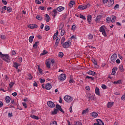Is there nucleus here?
I'll use <instances>...</instances> for the list:
<instances>
[{"instance_id":"nucleus-16","label":"nucleus","mask_w":125,"mask_h":125,"mask_svg":"<svg viewBox=\"0 0 125 125\" xmlns=\"http://www.w3.org/2000/svg\"><path fill=\"white\" fill-rule=\"evenodd\" d=\"M29 28H30V29H36L37 28H38V25L36 24H30L29 25Z\"/></svg>"},{"instance_id":"nucleus-43","label":"nucleus","mask_w":125,"mask_h":125,"mask_svg":"<svg viewBox=\"0 0 125 125\" xmlns=\"http://www.w3.org/2000/svg\"><path fill=\"white\" fill-rule=\"evenodd\" d=\"M75 3V2L74 1H71L69 3V5L70 7H73V5Z\"/></svg>"},{"instance_id":"nucleus-63","label":"nucleus","mask_w":125,"mask_h":125,"mask_svg":"<svg viewBox=\"0 0 125 125\" xmlns=\"http://www.w3.org/2000/svg\"><path fill=\"white\" fill-rule=\"evenodd\" d=\"M108 2L113 5V4H114V0H110L109 2Z\"/></svg>"},{"instance_id":"nucleus-10","label":"nucleus","mask_w":125,"mask_h":125,"mask_svg":"<svg viewBox=\"0 0 125 125\" xmlns=\"http://www.w3.org/2000/svg\"><path fill=\"white\" fill-rule=\"evenodd\" d=\"M52 87V86L50 83H47L45 85V89H47V90L51 89Z\"/></svg>"},{"instance_id":"nucleus-37","label":"nucleus","mask_w":125,"mask_h":125,"mask_svg":"<svg viewBox=\"0 0 125 125\" xmlns=\"http://www.w3.org/2000/svg\"><path fill=\"white\" fill-rule=\"evenodd\" d=\"M88 108H87L85 110H83L82 112L83 115H84L85 114H86V113H88Z\"/></svg>"},{"instance_id":"nucleus-48","label":"nucleus","mask_w":125,"mask_h":125,"mask_svg":"<svg viewBox=\"0 0 125 125\" xmlns=\"http://www.w3.org/2000/svg\"><path fill=\"white\" fill-rule=\"evenodd\" d=\"M75 123L76 124V125H83L82 123H81L80 121L75 122Z\"/></svg>"},{"instance_id":"nucleus-60","label":"nucleus","mask_w":125,"mask_h":125,"mask_svg":"<svg viewBox=\"0 0 125 125\" xmlns=\"http://www.w3.org/2000/svg\"><path fill=\"white\" fill-rule=\"evenodd\" d=\"M87 8V6L86 5H82V10H83L84 9H85L86 8Z\"/></svg>"},{"instance_id":"nucleus-52","label":"nucleus","mask_w":125,"mask_h":125,"mask_svg":"<svg viewBox=\"0 0 125 125\" xmlns=\"http://www.w3.org/2000/svg\"><path fill=\"white\" fill-rule=\"evenodd\" d=\"M5 35H0V39H1V40H5Z\"/></svg>"},{"instance_id":"nucleus-7","label":"nucleus","mask_w":125,"mask_h":125,"mask_svg":"<svg viewBox=\"0 0 125 125\" xmlns=\"http://www.w3.org/2000/svg\"><path fill=\"white\" fill-rule=\"evenodd\" d=\"M66 78L67 76H66V75L64 74H62L59 76L58 79L59 80H60V81H65Z\"/></svg>"},{"instance_id":"nucleus-45","label":"nucleus","mask_w":125,"mask_h":125,"mask_svg":"<svg viewBox=\"0 0 125 125\" xmlns=\"http://www.w3.org/2000/svg\"><path fill=\"white\" fill-rule=\"evenodd\" d=\"M46 66L47 68H48V69H49V68H50V63L49 62H47L46 63Z\"/></svg>"},{"instance_id":"nucleus-5","label":"nucleus","mask_w":125,"mask_h":125,"mask_svg":"<svg viewBox=\"0 0 125 125\" xmlns=\"http://www.w3.org/2000/svg\"><path fill=\"white\" fill-rule=\"evenodd\" d=\"M117 57H118V56H117V54H113L110 58L111 63H114Z\"/></svg>"},{"instance_id":"nucleus-6","label":"nucleus","mask_w":125,"mask_h":125,"mask_svg":"<svg viewBox=\"0 0 125 125\" xmlns=\"http://www.w3.org/2000/svg\"><path fill=\"white\" fill-rule=\"evenodd\" d=\"M71 42L70 41H68L67 42H65L62 44V47L63 48H68L70 46V44H71Z\"/></svg>"},{"instance_id":"nucleus-33","label":"nucleus","mask_w":125,"mask_h":125,"mask_svg":"<svg viewBox=\"0 0 125 125\" xmlns=\"http://www.w3.org/2000/svg\"><path fill=\"white\" fill-rule=\"evenodd\" d=\"M111 19H112V20H111L112 23H114V22H115V21H116V16H112Z\"/></svg>"},{"instance_id":"nucleus-30","label":"nucleus","mask_w":125,"mask_h":125,"mask_svg":"<svg viewBox=\"0 0 125 125\" xmlns=\"http://www.w3.org/2000/svg\"><path fill=\"white\" fill-rule=\"evenodd\" d=\"M111 19H112V18H110L108 17L106 19V22H107V23H110V22H111Z\"/></svg>"},{"instance_id":"nucleus-51","label":"nucleus","mask_w":125,"mask_h":125,"mask_svg":"<svg viewBox=\"0 0 125 125\" xmlns=\"http://www.w3.org/2000/svg\"><path fill=\"white\" fill-rule=\"evenodd\" d=\"M39 80H40V83H44V82H45V80L42 79V78H40Z\"/></svg>"},{"instance_id":"nucleus-3","label":"nucleus","mask_w":125,"mask_h":125,"mask_svg":"<svg viewBox=\"0 0 125 125\" xmlns=\"http://www.w3.org/2000/svg\"><path fill=\"white\" fill-rule=\"evenodd\" d=\"M100 32L102 33V35L104 36V37H106L107 36V34L106 33V31H105V25L102 26L99 29Z\"/></svg>"},{"instance_id":"nucleus-41","label":"nucleus","mask_w":125,"mask_h":125,"mask_svg":"<svg viewBox=\"0 0 125 125\" xmlns=\"http://www.w3.org/2000/svg\"><path fill=\"white\" fill-rule=\"evenodd\" d=\"M88 40H92L93 39V35H92L91 34H89L88 35Z\"/></svg>"},{"instance_id":"nucleus-22","label":"nucleus","mask_w":125,"mask_h":125,"mask_svg":"<svg viewBox=\"0 0 125 125\" xmlns=\"http://www.w3.org/2000/svg\"><path fill=\"white\" fill-rule=\"evenodd\" d=\"M92 18V17H91V15L87 16V21L88 22L89 24H90V22H91Z\"/></svg>"},{"instance_id":"nucleus-20","label":"nucleus","mask_w":125,"mask_h":125,"mask_svg":"<svg viewBox=\"0 0 125 125\" xmlns=\"http://www.w3.org/2000/svg\"><path fill=\"white\" fill-rule=\"evenodd\" d=\"M6 103H9L10 102V100H11V98L10 97L7 96L5 97Z\"/></svg>"},{"instance_id":"nucleus-36","label":"nucleus","mask_w":125,"mask_h":125,"mask_svg":"<svg viewBox=\"0 0 125 125\" xmlns=\"http://www.w3.org/2000/svg\"><path fill=\"white\" fill-rule=\"evenodd\" d=\"M36 19L39 21L42 20V16L37 15L36 16Z\"/></svg>"},{"instance_id":"nucleus-8","label":"nucleus","mask_w":125,"mask_h":125,"mask_svg":"<svg viewBox=\"0 0 125 125\" xmlns=\"http://www.w3.org/2000/svg\"><path fill=\"white\" fill-rule=\"evenodd\" d=\"M47 104L48 107H50V108H54V107H55V104H54V103L51 101H48Z\"/></svg>"},{"instance_id":"nucleus-40","label":"nucleus","mask_w":125,"mask_h":125,"mask_svg":"<svg viewBox=\"0 0 125 125\" xmlns=\"http://www.w3.org/2000/svg\"><path fill=\"white\" fill-rule=\"evenodd\" d=\"M59 41H60V39L58 40V37H57V40H56V42H55L56 46H58V44H59Z\"/></svg>"},{"instance_id":"nucleus-21","label":"nucleus","mask_w":125,"mask_h":125,"mask_svg":"<svg viewBox=\"0 0 125 125\" xmlns=\"http://www.w3.org/2000/svg\"><path fill=\"white\" fill-rule=\"evenodd\" d=\"M113 105H114L113 102H108L107 104V108H111L113 106Z\"/></svg>"},{"instance_id":"nucleus-31","label":"nucleus","mask_w":125,"mask_h":125,"mask_svg":"<svg viewBox=\"0 0 125 125\" xmlns=\"http://www.w3.org/2000/svg\"><path fill=\"white\" fill-rule=\"evenodd\" d=\"M47 53H48V52L46 51V50H43L40 55L41 56H42V55H45V54H47Z\"/></svg>"},{"instance_id":"nucleus-2","label":"nucleus","mask_w":125,"mask_h":125,"mask_svg":"<svg viewBox=\"0 0 125 125\" xmlns=\"http://www.w3.org/2000/svg\"><path fill=\"white\" fill-rule=\"evenodd\" d=\"M64 100L67 102V103H70V102H72L73 101V98L70 96H65L63 98Z\"/></svg>"},{"instance_id":"nucleus-15","label":"nucleus","mask_w":125,"mask_h":125,"mask_svg":"<svg viewBox=\"0 0 125 125\" xmlns=\"http://www.w3.org/2000/svg\"><path fill=\"white\" fill-rule=\"evenodd\" d=\"M118 71V67H114L112 69V73L111 75H114L116 74V71Z\"/></svg>"},{"instance_id":"nucleus-1","label":"nucleus","mask_w":125,"mask_h":125,"mask_svg":"<svg viewBox=\"0 0 125 125\" xmlns=\"http://www.w3.org/2000/svg\"><path fill=\"white\" fill-rule=\"evenodd\" d=\"M0 57L2 59V60H4V61H5V62H7V63H9L10 62V60L9 59V56L7 54H3L1 52H0Z\"/></svg>"},{"instance_id":"nucleus-23","label":"nucleus","mask_w":125,"mask_h":125,"mask_svg":"<svg viewBox=\"0 0 125 125\" xmlns=\"http://www.w3.org/2000/svg\"><path fill=\"white\" fill-rule=\"evenodd\" d=\"M52 12H53L54 14H53V18H55V16H56V15H57V10H56V9H54Z\"/></svg>"},{"instance_id":"nucleus-44","label":"nucleus","mask_w":125,"mask_h":125,"mask_svg":"<svg viewBox=\"0 0 125 125\" xmlns=\"http://www.w3.org/2000/svg\"><path fill=\"white\" fill-rule=\"evenodd\" d=\"M50 30V27L48 25H46L45 26V31H49Z\"/></svg>"},{"instance_id":"nucleus-19","label":"nucleus","mask_w":125,"mask_h":125,"mask_svg":"<svg viewBox=\"0 0 125 125\" xmlns=\"http://www.w3.org/2000/svg\"><path fill=\"white\" fill-rule=\"evenodd\" d=\"M90 116L93 117L94 118H97L98 114L96 112H92L90 114Z\"/></svg>"},{"instance_id":"nucleus-50","label":"nucleus","mask_w":125,"mask_h":125,"mask_svg":"<svg viewBox=\"0 0 125 125\" xmlns=\"http://www.w3.org/2000/svg\"><path fill=\"white\" fill-rule=\"evenodd\" d=\"M80 18L82 19H83V20H85L86 19L85 18V17L83 16V15L80 14Z\"/></svg>"},{"instance_id":"nucleus-57","label":"nucleus","mask_w":125,"mask_h":125,"mask_svg":"<svg viewBox=\"0 0 125 125\" xmlns=\"http://www.w3.org/2000/svg\"><path fill=\"white\" fill-rule=\"evenodd\" d=\"M74 80L72 79V78H70L69 83H74Z\"/></svg>"},{"instance_id":"nucleus-24","label":"nucleus","mask_w":125,"mask_h":125,"mask_svg":"<svg viewBox=\"0 0 125 125\" xmlns=\"http://www.w3.org/2000/svg\"><path fill=\"white\" fill-rule=\"evenodd\" d=\"M58 112H59L58 109L55 108V109H54V110L53 111H52L51 115H56V114H57V113H58Z\"/></svg>"},{"instance_id":"nucleus-25","label":"nucleus","mask_w":125,"mask_h":125,"mask_svg":"<svg viewBox=\"0 0 125 125\" xmlns=\"http://www.w3.org/2000/svg\"><path fill=\"white\" fill-rule=\"evenodd\" d=\"M119 69L121 71V72L125 71V69H124V66L123 65V64H121L119 65Z\"/></svg>"},{"instance_id":"nucleus-28","label":"nucleus","mask_w":125,"mask_h":125,"mask_svg":"<svg viewBox=\"0 0 125 125\" xmlns=\"http://www.w3.org/2000/svg\"><path fill=\"white\" fill-rule=\"evenodd\" d=\"M114 84H121L122 83V80H118L113 82Z\"/></svg>"},{"instance_id":"nucleus-47","label":"nucleus","mask_w":125,"mask_h":125,"mask_svg":"<svg viewBox=\"0 0 125 125\" xmlns=\"http://www.w3.org/2000/svg\"><path fill=\"white\" fill-rule=\"evenodd\" d=\"M65 37H62L61 40V44H63V43H64V42H65Z\"/></svg>"},{"instance_id":"nucleus-61","label":"nucleus","mask_w":125,"mask_h":125,"mask_svg":"<svg viewBox=\"0 0 125 125\" xmlns=\"http://www.w3.org/2000/svg\"><path fill=\"white\" fill-rule=\"evenodd\" d=\"M22 61H23V59H22L21 57H20V58H19V62L20 63H21Z\"/></svg>"},{"instance_id":"nucleus-18","label":"nucleus","mask_w":125,"mask_h":125,"mask_svg":"<svg viewBox=\"0 0 125 125\" xmlns=\"http://www.w3.org/2000/svg\"><path fill=\"white\" fill-rule=\"evenodd\" d=\"M87 98L88 99H90V100H94V96L91 95H87Z\"/></svg>"},{"instance_id":"nucleus-53","label":"nucleus","mask_w":125,"mask_h":125,"mask_svg":"<svg viewBox=\"0 0 125 125\" xmlns=\"http://www.w3.org/2000/svg\"><path fill=\"white\" fill-rule=\"evenodd\" d=\"M102 88H103V89H106V88H107V86H106V85L105 84H102Z\"/></svg>"},{"instance_id":"nucleus-12","label":"nucleus","mask_w":125,"mask_h":125,"mask_svg":"<svg viewBox=\"0 0 125 125\" xmlns=\"http://www.w3.org/2000/svg\"><path fill=\"white\" fill-rule=\"evenodd\" d=\"M101 18H102V15L98 16L95 19V21L96 22V23H99L100 20H101Z\"/></svg>"},{"instance_id":"nucleus-39","label":"nucleus","mask_w":125,"mask_h":125,"mask_svg":"<svg viewBox=\"0 0 125 125\" xmlns=\"http://www.w3.org/2000/svg\"><path fill=\"white\" fill-rule=\"evenodd\" d=\"M59 57H60L61 58H62L63 56H64V54L62 52H60L58 54Z\"/></svg>"},{"instance_id":"nucleus-9","label":"nucleus","mask_w":125,"mask_h":125,"mask_svg":"<svg viewBox=\"0 0 125 125\" xmlns=\"http://www.w3.org/2000/svg\"><path fill=\"white\" fill-rule=\"evenodd\" d=\"M93 125H104V123L102 122V121L100 119L97 120V123H94Z\"/></svg>"},{"instance_id":"nucleus-46","label":"nucleus","mask_w":125,"mask_h":125,"mask_svg":"<svg viewBox=\"0 0 125 125\" xmlns=\"http://www.w3.org/2000/svg\"><path fill=\"white\" fill-rule=\"evenodd\" d=\"M14 84H15L14 82H11L9 84V86L10 88H12V86H13Z\"/></svg>"},{"instance_id":"nucleus-49","label":"nucleus","mask_w":125,"mask_h":125,"mask_svg":"<svg viewBox=\"0 0 125 125\" xmlns=\"http://www.w3.org/2000/svg\"><path fill=\"white\" fill-rule=\"evenodd\" d=\"M1 1H2V3H3V4H4V5H6V4H7V1H6V0H2Z\"/></svg>"},{"instance_id":"nucleus-13","label":"nucleus","mask_w":125,"mask_h":125,"mask_svg":"<svg viewBox=\"0 0 125 125\" xmlns=\"http://www.w3.org/2000/svg\"><path fill=\"white\" fill-rule=\"evenodd\" d=\"M21 66L20 63H18L16 62H13V67L15 68L17 70L18 69V67H20Z\"/></svg>"},{"instance_id":"nucleus-38","label":"nucleus","mask_w":125,"mask_h":125,"mask_svg":"<svg viewBox=\"0 0 125 125\" xmlns=\"http://www.w3.org/2000/svg\"><path fill=\"white\" fill-rule=\"evenodd\" d=\"M50 125H58L57 122L55 121H52L50 122Z\"/></svg>"},{"instance_id":"nucleus-27","label":"nucleus","mask_w":125,"mask_h":125,"mask_svg":"<svg viewBox=\"0 0 125 125\" xmlns=\"http://www.w3.org/2000/svg\"><path fill=\"white\" fill-rule=\"evenodd\" d=\"M87 73L88 75H91L92 76H95V72L92 71L91 70H89Z\"/></svg>"},{"instance_id":"nucleus-4","label":"nucleus","mask_w":125,"mask_h":125,"mask_svg":"<svg viewBox=\"0 0 125 125\" xmlns=\"http://www.w3.org/2000/svg\"><path fill=\"white\" fill-rule=\"evenodd\" d=\"M63 27H64V24L61 23L60 27H59V30H61V36H64V35H65V30L63 29Z\"/></svg>"},{"instance_id":"nucleus-59","label":"nucleus","mask_w":125,"mask_h":125,"mask_svg":"<svg viewBox=\"0 0 125 125\" xmlns=\"http://www.w3.org/2000/svg\"><path fill=\"white\" fill-rule=\"evenodd\" d=\"M116 62L117 64H120V63H121V61L119 59H117Z\"/></svg>"},{"instance_id":"nucleus-64","label":"nucleus","mask_w":125,"mask_h":125,"mask_svg":"<svg viewBox=\"0 0 125 125\" xmlns=\"http://www.w3.org/2000/svg\"><path fill=\"white\" fill-rule=\"evenodd\" d=\"M39 8L41 10H44V7L43 6H40Z\"/></svg>"},{"instance_id":"nucleus-35","label":"nucleus","mask_w":125,"mask_h":125,"mask_svg":"<svg viewBox=\"0 0 125 125\" xmlns=\"http://www.w3.org/2000/svg\"><path fill=\"white\" fill-rule=\"evenodd\" d=\"M30 117L32 119H35V120H39L40 119L38 116L35 115H31Z\"/></svg>"},{"instance_id":"nucleus-62","label":"nucleus","mask_w":125,"mask_h":125,"mask_svg":"<svg viewBox=\"0 0 125 125\" xmlns=\"http://www.w3.org/2000/svg\"><path fill=\"white\" fill-rule=\"evenodd\" d=\"M28 77H29L28 79L29 80H32V79H33V76L31 74H29Z\"/></svg>"},{"instance_id":"nucleus-32","label":"nucleus","mask_w":125,"mask_h":125,"mask_svg":"<svg viewBox=\"0 0 125 125\" xmlns=\"http://www.w3.org/2000/svg\"><path fill=\"white\" fill-rule=\"evenodd\" d=\"M34 40V36H31L29 38V42H33V41Z\"/></svg>"},{"instance_id":"nucleus-11","label":"nucleus","mask_w":125,"mask_h":125,"mask_svg":"<svg viewBox=\"0 0 125 125\" xmlns=\"http://www.w3.org/2000/svg\"><path fill=\"white\" fill-rule=\"evenodd\" d=\"M56 108L57 109H58V111H60V112H62V113H63L64 114V113H65V112H64L63 111V109H62V107H61V106L59 104H57L56 105Z\"/></svg>"},{"instance_id":"nucleus-14","label":"nucleus","mask_w":125,"mask_h":125,"mask_svg":"<svg viewBox=\"0 0 125 125\" xmlns=\"http://www.w3.org/2000/svg\"><path fill=\"white\" fill-rule=\"evenodd\" d=\"M95 93L97 95H98L99 96H100L101 95L100 91H99V88L97 87L95 88Z\"/></svg>"},{"instance_id":"nucleus-17","label":"nucleus","mask_w":125,"mask_h":125,"mask_svg":"<svg viewBox=\"0 0 125 125\" xmlns=\"http://www.w3.org/2000/svg\"><path fill=\"white\" fill-rule=\"evenodd\" d=\"M63 9H65L64 7L60 6L57 8L56 10H58L59 12H61V11H63Z\"/></svg>"},{"instance_id":"nucleus-42","label":"nucleus","mask_w":125,"mask_h":125,"mask_svg":"<svg viewBox=\"0 0 125 125\" xmlns=\"http://www.w3.org/2000/svg\"><path fill=\"white\" fill-rule=\"evenodd\" d=\"M38 43H39V42H35V43L33 45V47L34 48H37V46H38Z\"/></svg>"},{"instance_id":"nucleus-34","label":"nucleus","mask_w":125,"mask_h":125,"mask_svg":"<svg viewBox=\"0 0 125 125\" xmlns=\"http://www.w3.org/2000/svg\"><path fill=\"white\" fill-rule=\"evenodd\" d=\"M7 11L9 13L11 12V11H12V8H11V7H10V6L7 7Z\"/></svg>"},{"instance_id":"nucleus-55","label":"nucleus","mask_w":125,"mask_h":125,"mask_svg":"<svg viewBox=\"0 0 125 125\" xmlns=\"http://www.w3.org/2000/svg\"><path fill=\"white\" fill-rule=\"evenodd\" d=\"M119 7H120V5H119V4H117L114 6V9H117V8H119Z\"/></svg>"},{"instance_id":"nucleus-26","label":"nucleus","mask_w":125,"mask_h":125,"mask_svg":"<svg viewBox=\"0 0 125 125\" xmlns=\"http://www.w3.org/2000/svg\"><path fill=\"white\" fill-rule=\"evenodd\" d=\"M45 17L46 18H47V19H46V22H49V20H50V17H49V15H48V14H46L45 15Z\"/></svg>"},{"instance_id":"nucleus-54","label":"nucleus","mask_w":125,"mask_h":125,"mask_svg":"<svg viewBox=\"0 0 125 125\" xmlns=\"http://www.w3.org/2000/svg\"><path fill=\"white\" fill-rule=\"evenodd\" d=\"M35 2L37 3V4H41V3H42L40 0H35Z\"/></svg>"},{"instance_id":"nucleus-58","label":"nucleus","mask_w":125,"mask_h":125,"mask_svg":"<svg viewBox=\"0 0 125 125\" xmlns=\"http://www.w3.org/2000/svg\"><path fill=\"white\" fill-rule=\"evenodd\" d=\"M22 105L25 109L26 108H27V104H26V103H22Z\"/></svg>"},{"instance_id":"nucleus-29","label":"nucleus","mask_w":125,"mask_h":125,"mask_svg":"<svg viewBox=\"0 0 125 125\" xmlns=\"http://www.w3.org/2000/svg\"><path fill=\"white\" fill-rule=\"evenodd\" d=\"M38 71L41 75H43V73H42V69L41 68L40 65H38Z\"/></svg>"},{"instance_id":"nucleus-56","label":"nucleus","mask_w":125,"mask_h":125,"mask_svg":"<svg viewBox=\"0 0 125 125\" xmlns=\"http://www.w3.org/2000/svg\"><path fill=\"white\" fill-rule=\"evenodd\" d=\"M6 9H7V7H6V6H4L1 8V10H6Z\"/></svg>"}]
</instances>
